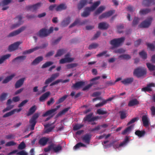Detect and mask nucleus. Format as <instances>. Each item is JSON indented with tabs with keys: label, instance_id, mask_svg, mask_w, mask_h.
Returning a JSON list of instances; mask_svg holds the SVG:
<instances>
[{
	"label": "nucleus",
	"instance_id": "nucleus-57",
	"mask_svg": "<svg viewBox=\"0 0 155 155\" xmlns=\"http://www.w3.org/2000/svg\"><path fill=\"white\" fill-rule=\"evenodd\" d=\"M54 113V111L52 109H51L47 111L42 115V116L43 117H46L48 115L52 114Z\"/></svg>",
	"mask_w": 155,
	"mask_h": 155
},
{
	"label": "nucleus",
	"instance_id": "nucleus-48",
	"mask_svg": "<svg viewBox=\"0 0 155 155\" xmlns=\"http://www.w3.org/2000/svg\"><path fill=\"white\" fill-rule=\"evenodd\" d=\"M54 64V62L52 61H49L45 62L41 66V68H45L47 67H48Z\"/></svg>",
	"mask_w": 155,
	"mask_h": 155
},
{
	"label": "nucleus",
	"instance_id": "nucleus-16",
	"mask_svg": "<svg viewBox=\"0 0 155 155\" xmlns=\"http://www.w3.org/2000/svg\"><path fill=\"white\" fill-rule=\"evenodd\" d=\"M155 87V84L154 83H150L147 84L146 87L142 88L141 91L145 92L146 91H151L152 89L151 88V87Z\"/></svg>",
	"mask_w": 155,
	"mask_h": 155
},
{
	"label": "nucleus",
	"instance_id": "nucleus-35",
	"mask_svg": "<svg viewBox=\"0 0 155 155\" xmlns=\"http://www.w3.org/2000/svg\"><path fill=\"white\" fill-rule=\"evenodd\" d=\"M97 113L99 115H104L107 114V112L105 108H102L98 109L97 110Z\"/></svg>",
	"mask_w": 155,
	"mask_h": 155
},
{
	"label": "nucleus",
	"instance_id": "nucleus-56",
	"mask_svg": "<svg viewBox=\"0 0 155 155\" xmlns=\"http://www.w3.org/2000/svg\"><path fill=\"white\" fill-rule=\"evenodd\" d=\"M26 147V145L24 141L22 142L18 146V149L22 150Z\"/></svg>",
	"mask_w": 155,
	"mask_h": 155
},
{
	"label": "nucleus",
	"instance_id": "nucleus-21",
	"mask_svg": "<svg viewBox=\"0 0 155 155\" xmlns=\"http://www.w3.org/2000/svg\"><path fill=\"white\" fill-rule=\"evenodd\" d=\"M89 7H87L84 9V11L81 14V16L83 17H87L90 14V12L92 11Z\"/></svg>",
	"mask_w": 155,
	"mask_h": 155
},
{
	"label": "nucleus",
	"instance_id": "nucleus-45",
	"mask_svg": "<svg viewBox=\"0 0 155 155\" xmlns=\"http://www.w3.org/2000/svg\"><path fill=\"white\" fill-rule=\"evenodd\" d=\"M133 128V125H131L126 128L122 132L121 134L123 135H125L127 133L130 132L132 128Z\"/></svg>",
	"mask_w": 155,
	"mask_h": 155
},
{
	"label": "nucleus",
	"instance_id": "nucleus-3",
	"mask_svg": "<svg viewBox=\"0 0 155 155\" xmlns=\"http://www.w3.org/2000/svg\"><path fill=\"white\" fill-rule=\"evenodd\" d=\"M125 38L124 37L115 38L111 40L110 41V44L114 48L119 47L121 44L124 42Z\"/></svg>",
	"mask_w": 155,
	"mask_h": 155
},
{
	"label": "nucleus",
	"instance_id": "nucleus-60",
	"mask_svg": "<svg viewBox=\"0 0 155 155\" xmlns=\"http://www.w3.org/2000/svg\"><path fill=\"white\" fill-rule=\"evenodd\" d=\"M119 58H122L123 59L125 60H128L131 58V57L128 54H124L120 55L119 56Z\"/></svg>",
	"mask_w": 155,
	"mask_h": 155
},
{
	"label": "nucleus",
	"instance_id": "nucleus-5",
	"mask_svg": "<svg viewBox=\"0 0 155 155\" xmlns=\"http://www.w3.org/2000/svg\"><path fill=\"white\" fill-rule=\"evenodd\" d=\"M146 69L140 68H138L135 69L134 71V74L137 78H140L146 74Z\"/></svg>",
	"mask_w": 155,
	"mask_h": 155
},
{
	"label": "nucleus",
	"instance_id": "nucleus-46",
	"mask_svg": "<svg viewBox=\"0 0 155 155\" xmlns=\"http://www.w3.org/2000/svg\"><path fill=\"white\" fill-rule=\"evenodd\" d=\"M133 128V125H131L126 128L122 132L121 134L123 135H125L127 133L130 132L132 128Z\"/></svg>",
	"mask_w": 155,
	"mask_h": 155
},
{
	"label": "nucleus",
	"instance_id": "nucleus-13",
	"mask_svg": "<svg viewBox=\"0 0 155 155\" xmlns=\"http://www.w3.org/2000/svg\"><path fill=\"white\" fill-rule=\"evenodd\" d=\"M109 142V141L108 140H106L104 141L103 143H102V144L103 145L105 148L110 147L112 146H113L114 148L115 149L117 148L120 147V146H119V144L118 145L117 144L114 145V142H112L109 144L107 145H104V144H106L108 142Z\"/></svg>",
	"mask_w": 155,
	"mask_h": 155
},
{
	"label": "nucleus",
	"instance_id": "nucleus-34",
	"mask_svg": "<svg viewBox=\"0 0 155 155\" xmlns=\"http://www.w3.org/2000/svg\"><path fill=\"white\" fill-rule=\"evenodd\" d=\"M119 113L120 115V118L121 119L125 118L127 116V112L125 110H120Z\"/></svg>",
	"mask_w": 155,
	"mask_h": 155
},
{
	"label": "nucleus",
	"instance_id": "nucleus-62",
	"mask_svg": "<svg viewBox=\"0 0 155 155\" xmlns=\"http://www.w3.org/2000/svg\"><path fill=\"white\" fill-rule=\"evenodd\" d=\"M12 0H3L1 2L0 5H1L2 6L8 5L11 2Z\"/></svg>",
	"mask_w": 155,
	"mask_h": 155
},
{
	"label": "nucleus",
	"instance_id": "nucleus-55",
	"mask_svg": "<svg viewBox=\"0 0 155 155\" xmlns=\"http://www.w3.org/2000/svg\"><path fill=\"white\" fill-rule=\"evenodd\" d=\"M78 65L76 63H73L68 64L66 65V67L68 69H70L74 67H76Z\"/></svg>",
	"mask_w": 155,
	"mask_h": 155
},
{
	"label": "nucleus",
	"instance_id": "nucleus-19",
	"mask_svg": "<svg viewBox=\"0 0 155 155\" xmlns=\"http://www.w3.org/2000/svg\"><path fill=\"white\" fill-rule=\"evenodd\" d=\"M87 3V0H81L79 3L78 4V9L81 10L83 8Z\"/></svg>",
	"mask_w": 155,
	"mask_h": 155
},
{
	"label": "nucleus",
	"instance_id": "nucleus-29",
	"mask_svg": "<svg viewBox=\"0 0 155 155\" xmlns=\"http://www.w3.org/2000/svg\"><path fill=\"white\" fill-rule=\"evenodd\" d=\"M134 81L133 78H127L124 79L121 81V82L125 85L130 84Z\"/></svg>",
	"mask_w": 155,
	"mask_h": 155
},
{
	"label": "nucleus",
	"instance_id": "nucleus-37",
	"mask_svg": "<svg viewBox=\"0 0 155 155\" xmlns=\"http://www.w3.org/2000/svg\"><path fill=\"white\" fill-rule=\"evenodd\" d=\"M135 135H137L138 137H140L144 136L146 134V132L144 130L142 131L137 130L135 132Z\"/></svg>",
	"mask_w": 155,
	"mask_h": 155
},
{
	"label": "nucleus",
	"instance_id": "nucleus-58",
	"mask_svg": "<svg viewBox=\"0 0 155 155\" xmlns=\"http://www.w3.org/2000/svg\"><path fill=\"white\" fill-rule=\"evenodd\" d=\"M139 54L143 59H145L147 58V54L144 51H142L139 53Z\"/></svg>",
	"mask_w": 155,
	"mask_h": 155
},
{
	"label": "nucleus",
	"instance_id": "nucleus-10",
	"mask_svg": "<svg viewBox=\"0 0 155 155\" xmlns=\"http://www.w3.org/2000/svg\"><path fill=\"white\" fill-rule=\"evenodd\" d=\"M26 28V27L22 26L18 30L10 33L7 36L8 37H11L16 36L24 31Z\"/></svg>",
	"mask_w": 155,
	"mask_h": 155
},
{
	"label": "nucleus",
	"instance_id": "nucleus-20",
	"mask_svg": "<svg viewBox=\"0 0 155 155\" xmlns=\"http://www.w3.org/2000/svg\"><path fill=\"white\" fill-rule=\"evenodd\" d=\"M67 8V5L64 4H61L57 6L55 8L57 12L65 10Z\"/></svg>",
	"mask_w": 155,
	"mask_h": 155
},
{
	"label": "nucleus",
	"instance_id": "nucleus-51",
	"mask_svg": "<svg viewBox=\"0 0 155 155\" xmlns=\"http://www.w3.org/2000/svg\"><path fill=\"white\" fill-rule=\"evenodd\" d=\"M117 28L118 33H121L123 32L122 30L124 28V26L123 25L120 24L117 25Z\"/></svg>",
	"mask_w": 155,
	"mask_h": 155
},
{
	"label": "nucleus",
	"instance_id": "nucleus-28",
	"mask_svg": "<svg viewBox=\"0 0 155 155\" xmlns=\"http://www.w3.org/2000/svg\"><path fill=\"white\" fill-rule=\"evenodd\" d=\"M71 22V18L70 17H68L65 18L61 22V25L63 27L67 26Z\"/></svg>",
	"mask_w": 155,
	"mask_h": 155
},
{
	"label": "nucleus",
	"instance_id": "nucleus-41",
	"mask_svg": "<svg viewBox=\"0 0 155 155\" xmlns=\"http://www.w3.org/2000/svg\"><path fill=\"white\" fill-rule=\"evenodd\" d=\"M151 11V9L150 8L143 9L140 10L139 13L141 15H144L149 13Z\"/></svg>",
	"mask_w": 155,
	"mask_h": 155
},
{
	"label": "nucleus",
	"instance_id": "nucleus-14",
	"mask_svg": "<svg viewBox=\"0 0 155 155\" xmlns=\"http://www.w3.org/2000/svg\"><path fill=\"white\" fill-rule=\"evenodd\" d=\"M49 140V138L46 137H43L40 138L38 141L39 144L43 146L46 145Z\"/></svg>",
	"mask_w": 155,
	"mask_h": 155
},
{
	"label": "nucleus",
	"instance_id": "nucleus-44",
	"mask_svg": "<svg viewBox=\"0 0 155 155\" xmlns=\"http://www.w3.org/2000/svg\"><path fill=\"white\" fill-rule=\"evenodd\" d=\"M81 147H87V146L82 143L79 142L77 143L73 147L74 150H77Z\"/></svg>",
	"mask_w": 155,
	"mask_h": 155
},
{
	"label": "nucleus",
	"instance_id": "nucleus-22",
	"mask_svg": "<svg viewBox=\"0 0 155 155\" xmlns=\"http://www.w3.org/2000/svg\"><path fill=\"white\" fill-rule=\"evenodd\" d=\"M74 59V58H64L61 59L59 61V63L60 64H64L66 63L71 62Z\"/></svg>",
	"mask_w": 155,
	"mask_h": 155
},
{
	"label": "nucleus",
	"instance_id": "nucleus-31",
	"mask_svg": "<svg viewBox=\"0 0 155 155\" xmlns=\"http://www.w3.org/2000/svg\"><path fill=\"white\" fill-rule=\"evenodd\" d=\"M142 120L143 125L144 126H147L149 125V120L148 117L146 115H144L142 116Z\"/></svg>",
	"mask_w": 155,
	"mask_h": 155
},
{
	"label": "nucleus",
	"instance_id": "nucleus-17",
	"mask_svg": "<svg viewBox=\"0 0 155 155\" xmlns=\"http://www.w3.org/2000/svg\"><path fill=\"white\" fill-rule=\"evenodd\" d=\"M109 26V25L107 23L105 22H102L99 24L98 28L100 29L106 30L108 28Z\"/></svg>",
	"mask_w": 155,
	"mask_h": 155
},
{
	"label": "nucleus",
	"instance_id": "nucleus-43",
	"mask_svg": "<svg viewBox=\"0 0 155 155\" xmlns=\"http://www.w3.org/2000/svg\"><path fill=\"white\" fill-rule=\"evenodd\" d=\"M107 51H104L103 52L98 54L97 55V57H100L103 56H105V57H107L110 56V55L107 54Z\"/></svg>",
	"mask_w": 155,
	"mask_h": 155
},
{
	"label": "nucleus",
	"instance_id": "nucleus-26",
	"mask_svg": "<svg viewBox=\"0 0 155 155\" xmlns=\"http://www.w3.org/2000/svg\"><path fill=\"white\" fill-rule=\"evenodd\" d=\"M26 58V56H21L17 57L14 58L13 60V62L20 63L25 60Z\"/></svg>",
	"mask_w": 155,
	"mask_h": 155
},
{
	"label": "nucleus",
	"instance_id": "nucleus-49",
	"mask_svg": "<svg viewBox=\"0 0 155 155\" xmlns=\"http://www.w3.org/2000/svg\"><path fill=\"white\" fill-rule=\"evenodd\" d=\"M68 95H65L59 98L58 100L56 102V104H58L60 103L63 102L68 97Z\"/></svg>",
	"mask_w": 155,
	"mask_h": 155
},
{
	"label": "nucleus",
	"instance_id": "nucleus-25",
	"mask_svg": "<svg viewBox=\"0 0 155 155\" xmlns=\"http://www.w3.org/2000/svg\"><path fill=\"white\" fill-rule=\"evenodd\" d=\"M67 51L65 49H59L58 50L56 54L54 56V57L56 58L60 57L65 53Z\"/></svg>",
	"mask_w": 155,
	"mask_h": 155
},
{
	"label": "nucleus",
	"instance_id": "nucleus-15",
	"mask_svg": "<svg viewBox=\"0 0 155 155\" xmlns=\"http://www.w3.org/2000/svg\"><path fill=\"white\" fill-rule=\"evenodd\" d=\"M92 137V135L89 134H86L82 137V140L85 143L89 144L90 142V140Z\"/></svg>",
	"mask_w": 155,
	"mask_h": 155
},
{
	"label": "nucleus",
	"instance_id": "nucleus-18",
	"mask_svg": "<svg viewBox=\"0 0 155 155\" xmlns=\"http://www.w3.org/2000/svg\"><path fill=\"white\" fill-rule=\"evenodd\" d=\"M41 47H40L36 46L34 48L30 49L28 50H25L23 52L22 54H30L34 51L39 49L41 48Z\"/></svg>",
	"mask_w": 155,
	"mask_h": 155
},
{
	"label": "nucleus",
	"instance_id": "nucleus-36",
	"mask_svg": "<svg viewBox=\"0 0 155 155\" xmlns=\"http://www.w3.org/2000/svg\"><path fill=\"white\" fill-rule=\"evenodd\" d=\"M36 109V107L35 105L32 106L29 109L28 112L26 114L27 116H29L35 112Z\"/></svg>",
	"mask_w": 155,
	"mask_h": 155
},
{
	"label": "nucleus",
	"instance_id": "nucleus-32",
	"mask_svg": "<svg viewBox=\"0 0 155 155\" xmlns=\"http://www.w3.org/2000/svg\"><path fill=\"white\" fill-rule=\"evenodd\" d=\"M84 84V82L80 81L76 82L72 86V87L74 89H76L81 87Z\"/></svg>",
	"mask_w": 155,
	"mask_h": 155
},
{
	"label": "nucleus",
	"instance_id": "nucleus-33",
	"mask_svg": "<svg viewBox=\"0 0 155 155\" xmlns=\"http://www.w3.org/2000/svg\"><path fill=\"white\" fill-rule=\"evenodd\" d=\"M139 104V101L136 99H134L130 101L128 104V106L132 107Z\"/></svg>",
	"mask_w": 155,
	"mask_h": 155
},
{
	"label": "nucleus",
	"instance_id": "nucleus-53",
	"mask_svg": "<svg viewBox=\"0 0 155 155\" xmlns=\"http://www.w3.org/2000/svg\"><path fill=\"white\" fill-rule=\"evenodd\" d=\"M8 95V93H3L0 96V101H1L5 100L7 96Z\"/></svg>",
	"mask_w": 155,
	"mask_h": 155
},
{
	"label": "nucleus",
	"instance_id": "nucleus-12",
	"mask_svg": "<svg viewBox=\"0 0 155 155\" xmlns=\"http://www.w3.org/2000/svg\"><path fill=\"white\" fill-rule=\"evenodd\" d=\"M21 43V42L17 41L11 44L8 47L9 51L11 52L17 49L19 45Z\"/></svg>",
	"mask_w": 155,
	"mask_h": 155
},
{
	"label": "nucleus",
	"instance_id": "nucleus-6",
	"mask_svg": "<svg viewBox=\"0 0 155 155\" xmlns=\"http://www.w3.org/2000/svg\"><path fill=\"white\" fill-rule=\"evenodd\" d=\"M53 27H51L48 30L45 28H42L40 30L39 32L38 35L40 37H45L53 32Z\"/></svg>",
	"mask_w": 155,
	"mask_h": 155
},
{
	"label": "nucleus",
	"instance_id": "nucleus-2",
	"mask_svg": "<svg viewBox=\"0 0 155 155\" xmlns=\"http://www.w3.org/2000/svg\"><path fill=\"white\" fill-rule=\"evenodd\" d=\"M59 75V73H56L52 74L50 78L46 79L45 82V84L46 85L43 87L42 90V92H45L46 91L45 89L48 86V84L57 78Z\"/></svg>",
	"mask_w": 155,
	"mask_h": 155
},
{
	"label": "nucleus",
	"instance_id": "nucleus-8",
	"mask_svg": "<svg viewBox=\"0 0 155 155\" xmlns=\"http://www.w3.org/2000/svg\"><path fill=\"white\" fill-rule=\"evenodd\" d=\"M152 20V18L150 17L142 22L139 25L141 28H147L150 25Z\"/></svg>",
	"mask_w": 155,
	"mask_h": 155
},
{
	"label": "nucleus",
	"instance_id": "nucleus-23",
	"mask_svg": "<svg viewBox=\"0 0 155 155\" xmlns=\"http://www.w3.org/2000/svg\"><path fill=\"white\" fill-rule=\"evenodd\" d=\"M43 57L42 56H40L36 58L31 63L32 65H36L38 64L40 62L43 61Z\"/></svg>",
	"mask_w": 155,
	"mask_h": 155
},
{
	"label": "nucleus",
	"instance_id": "nucleus-40",
	"mask_svg": "<svg viewBox=\"0 0 155 155\" xmlns=\"http://www.w3.org/2000/svg\"><path fill=\"white\" fill-rule=\"evenodd\" d=\"M15 74H12L8 76L2 82L3 83H7L11 80L13 78L15 77Z\"/></svg>",
	"mask_w": 155,
	"mask_h": 155
},
{
	"label": "nucleus",
	"instance_id": "nucleus-27",
	"mask_svg": "<svg viewBox=\"0 0 155 155\" xmlns=\"http://www.w3.org/2000/svg\"><path fill=\"white\" fill-rule=\"evenodd\" d=\"M155 4L154 0H143V5L145 6L148 7Z\"/></svg>",
	"mask_w": 155,
	"mask_h": 155
},
{
	"label": "nucleus",
	"instance_id": "nucleus-52",
	"mask_svg": "<svg viewBox=\"0 0 155 155\" xmlns=\"http://www.w3.org/2000/svg\"><path fill=\"white\" fill-rule=\"evenodd\" d=\"M100 4V1H97L95 2H94L91 6L90 8L91 9L92 11L94 10Z\"/></svg>",
	"mask_w": 155,
	"mask_h": 155
},
{
	"label": "nucleus",
	"instance_id": "nucleus-63",
	"mask_svg": "<svg viewBox=\"0 0 155 155\" xmlns=\"http://www.w3.org/2000/svg\"><path fill=\"white\" fill-rule=\"evenodd\" d=\"M83 126V125L82 124H76L74 127L73 129L74 130H77L81 128Z\"/></svg>",
	"mask_w": 155,
	"mask_h": 155
},
{
	"label": "nucleus",
	"instance_id": "nucleus-11",
	"mask_svg": "<svg viewBox=\"0 0 155 155\" xmlns=\"http://www.w3.org/2000/svg\"><path fill=\"white\" fill-rule=\"evenodd\" d=\"M22 17L21 16L19 15L16 17L15 20H16L18 22L16 24H13L12 25L11 28L14 29L17 27H18L22 23Z\"/></svg>",
	"mask_w": 155,
	"mask_h": 155
},
{
	"label": "nucleus",
	"instance_id": "nucleus-7",
	"mask_svg": "<svg viewBox=\"0 0 155 155\" xmlns=\"http://www.w3.org/2000/svg\"><path fill=\"white\" fill-rule=\"evenodd\" d=\"M42 4V3L40 2L33 5L28 6L26 8L27 9L30 10L33 12H35L41 7Z\"/></svg>",
	"mask_w": 155,
	"mask_h": 155
},
{
	"label": "nucleus",
	"instance_id": "nucleus-24",
	"mask_svg": "<svg viewBox=\"0 0 155 155\" xmlns=\"http://www.w3.org/2000/svg\"><path fill=\"white\" fill-rule=\"evenodd\" d=\"M25 79V78H24L18 80L15 84V87L16 88H18L21 87L23 84Z\"/></svg>",
	"mask_w": 155,
	"mask_h": 155
},
{
	"label": "nucleus",
	"instance_id": "nucleus-1",
	"mask_svg": "<svg viewBox=\"0 0 155 155\" xmlns=\"http://www.w3.org/2000/svg\"><path fill=\"white\" fill-rule=\"evenodd\" d=\"M48 142V143L50 144L47 147L44 148V150L45 152H49L52 149L54 152L57 153L62 150V146L60 145H58L56 146V144L53 143L52 139H49Z\"/></svg>",
	"mask_w": 155,
	"mask_h": 155
},
{
	"label": "nucleus",
	"instance_id": "nucleus-47",
	"mask_svg": "<svg viewBox=\"0 0 155 155\" xmlns=\"http://www.w3.org/2000/svg\"><path fill=\"white\" fill-rule=\"evenodd\" d=\"M105 8L104 6L100 7L95 12L94 15H96L101 13L105 9Z\"/></svg>",
	"mask_w": 155,
	"mask_h": 155
},
{
	"label": "nucleus",
	"instance_id": "nucleus-50",
	"mask_svg": "<svg viewBox=\"0 0 155 155\" xmlns=\"http://www.w3.org/2000/svg\"><path fill=\"white\" fill-rule=\"evenodd\" d=\"M149 70L150 71H153L155 70V65L148 63L146 64Z\"/></svg>",
	"mask_w": 155,
	"mask_h": 155
},
{
	"label": "nucleus",
	"instance_id": "nucleus-38",
	"mask_svg": "<svg viewBox=\"0 0 155 155\" xmlns=\"http://www.w3.org/2000/svg\"><path fill=\"white\" fill-rule=\"evenodd\" d=\"M129 142V137L127 136H126L122 142L119 144V146L124 147L126 146Z\"/></svg>",
	"mask_w": 155,
	"mask_h": 155
},
{
	"label": "nucleus",
	"instance_id": "nucleus-39",
	"mask_svg": "<svg viewBox=\"0 0 155 155\" xmlns=\"http://www.w3.org/2000/svg\"><path fill=\"white\" fill-rule=\"evenodd\" d=\"M50 94V92H49L48 91L46 92L39 97V100L40 101H43L47 98Z\"/></svg>",
	"mask_w": 155,
	"mask_h": 155
},
{
	"label": "nucleus",
	"instance_id": "nucleus-9",
	"mask_svg": "<svg viewBox=\"0 0 155 155\" xmlns=\"http://www.w3.org/2000/svg\"><path fill=\"white\" fill-rule=\"evenodd\" d=\"M93 114V113H91L87 115L84 118V121H87L88 122H90L99 119V116H98L92 117Z\"/></svg>",
	"mask_w": 155,
	"mask_h": 155
},
{
	"label": "nucleus",
	"instance_id": "nucleus-54",
	"mask_svg": "<svg viewBox=\"0 0 155 155\" xmlns=\"http://www.w3.org/2000/svg\"><path fill=\"white\" fill-rule=\"evenodd\" d=\"M70 107H68L67 108H65L62 111H60L58 114V115L59 116L62 114H64L66 112L70 109Z\"/></svg>",
	"mask_w": 155,
	"mask_h": 155
},
{
	"label": "nucleus",
	"instance_id": "nucleus-61",
	"mask_svg": "<svg viewBox=\"0 0 155 155\" xmlns=\"http://www.w3.org/2000/svg\"><path fill=\"white\" fill-rule=\"evenodd\" d=\"M80 20L79 19H76L69 26V28H71L74 26H75L76 25H77L78 24L80 23Z\"/></svg>",
	"mask_w": 155,
	"mask_h": 155
},
{
	"label": "nucleus",
	"instance_id": "nucleus-4",
	"mask_svg": "<svg viewBox=\"0 0 155 155\" xmlns=\"http://www.w3.org/2000/svg\"><path fill=\"white\" fill-rule=\"evenodd\" d=\"M40 114L38 113H35L32 116L30 120L29 123L30 124V129L33 130L35 128V126L37 123V119L39 116Z\"/></svg>",
	"mask_w": 155,
	"mask_h": 155
},
{
	"label": "nucleus",
	"instance_id": "nucleus-64",
	"mask_svg": "<svg viewBox=\"0 0 155 155\" xmlns=\"http://www.w3.org/2000/svg\"><path fill=\"white\" fill-rule=\"evenodd\" d=\"M125 51V50L122 48H120L114 51V52L115 53H120L121 54L124 53Z\"/></svg>",
	"mask_w": 155,
	"mask_h": 155
},
{
	"label": "nucleus",
	"instance_id": "nucleus-30",
	"mask_svg": "<svg viewBox=\"0 0 155 155\" xmlns=\"http://www.w3.org/2000/svg\"><path fill=\"white\" fill-rule=\"evenodd\" d=\"M70 79H68L67 80H62L61 79H58L57 80L55 81H54L52 83H51L50 84V86H51L53 85H54L56 84H58L59 82H61L62 83H66V82H68L69 81Z\"/></svg>",
	"mask_w": 155,
	"mask_h": 155
},
{
	"label": "nucleus",
	"instance_id": "nucleus-42",
	"mask_svg": "<svg viewBox=\"0 0 155 155\" xmlns=\"http://www.w3.org/2000/svg\"><path fill=\"white\" fill-rule=\"evenodd\" d=\"M11 54H8L2 56L0 58V64L3 63L4 61L6 59L9 58L11 56Z\"/></svg>",
	"mask_w": 155,
	"mask_h": 155
},
{
	"label": "nucleus",
	"instance_id": "nucleus-59",
	"mask_svg": "<svg viewBox=\"0 0 155 155\" xmlns=\"http://www.w3.org/2000/svg\"><path fill=\"white\" fill-rule=\"evenodd\" d=\"M98 46L97 44V43H92L88 47V48L89 50H91L92 49L96 48Z\"/></svg>",
	"mask_w": 155,
	"mask_h": 155
}]
</instances>
